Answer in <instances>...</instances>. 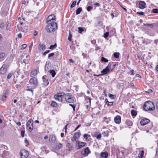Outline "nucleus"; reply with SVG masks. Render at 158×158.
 <instances>
[{
	"label": "nucleus",
	"mask_w": 158,
	"mask_h": 158,
	"mask_svg": "<svg viewBox=\"0 0 158 158\" xmlns=\"http://www.w3.org/2000/svg\"><path fill=\"white\" fill-rule=\"evenodd\" d=\"M56 16L54 15H50L47 18V23H51L52 22H54V21H56Z\"/></svg>",
	"instance_id": "6e6552de"
},
{
	"label": "nucleus",
	"mask_w": 158,
	"mask_h": 158,
	"mask_svg": "<svg viewBox=\"0 0 158 158\" xmlns=\"http://www.w3.org/2000/svg\"><path fill=\"white\" fill-rule=\"evenodd\" d=\"M69 106L72 107L73 108V111H75V106H74L72 104H69Z\"/></svg>",
	"instance_id": "6e6d98bb"
},
{
	"label": "nucleus",
	"mask_w": 158,
	"mask_h": 158,
	"mask_svg": "<svg viewBox=\"0 0 158 158\" xmlns=\"http://www.w3.org/2000/svg\"><path fill=\"white\" fill-rule=\"evenodd\" d=\"M93 7L90 6H89L87 7V10L88 11H90L92 9Z\"/></svg>",
	"instance_id": "3c124183"
},
{
	"label": "nucleus",
	"mask_w": 158,
	"mask_h": 158,
	"mask_svg": "<svg viewBox=\"0 0 158 158\" xmlns=\"http://www.w3.org/2000/svg\"><path fill=\"white\" fill-rule=\"evenodd\" d=\"M143 25L144 26H148L151 28H153V27H154L153 24H148V23L145 24V23H143Z\"/></svg>",
	"instance_id": "7c9ffc66"
},
{
	"label": "nucleus",
	"mask_w": 158,
	"mask_h": 158,
	"mask_svg": "<svg viewBox=\"0 0 158 158\" xmlns=\"http://www.w3.org/2000/svg\"><path fill=\"white\" fill-rule=\"evenodd\" d=\"M109 34V32H106L104 35V37L105 38H106L108 37Z\"/></svg>",
	"instance_id": "603ef678"
},
{
	"label": "nucleus",
	"mask_w": 158,
	"mask_h": 158,
	"mask_svg": "<svg viewBox=\"0 0 158 158\" xmlns=\"http://www.w3.org/2000/svg\"><path fill=\"white\" fill-rule=\"evenodd\" d=\"M81 135V134L80 132H76L75 133V134H74V135L77 136L78 138H79L80 137Z\"/></svg>",
	"instance_id": "8fccbe9b"
},
{
	"label": "nucleus",
	"mask_w": 158,
	"mask_h": 158,
	"mask_svg": "<svg viewBox=\"0 0 158 158\" xmlns=\"http://www.w3.org/2000/svg\"><path fill=\"white\" fill-rule=\"evenodd\" d=\"M57 47V45L56 44H55L54 45H51L49 47V49H50L53 50L55 48Z\"/></svg>",
	"instance_id": "4c0bfd02"
},
{
	"label": "nucleus",
	"mask_w": 158,
	"mask_h": 158,
	"mask_svg": "<svg viewBox=\"0 0 158 158\" xmlns=\"http://www.w3.org/2000/svg\"><path fill=\"white\" fill-rule=\"evenodd\" d=\"M50 67L49 65L48 64H47V62H46L45 67V71L47 72H49L50 71H49V69L50 68Z\"/></svg>",
	"instance_id": "bb28decb"
},
{
	"label": "nucleus",
	"mask_w": 158,
	"mask_h": 158,
	"mask_svg": "<svg viewBox=\"0 0 158 158\" xmlns=\"http://www.w3.org/2000/svg\"><path fill=\"white\" fill-rule=\"evenodd\" d=\"M76 1H73L72 3V4L71 5L70 7L71 8H73V7H74L75 6L76 4Z\"/></svg>",
	"instance_id": "de8ad7c7"
},
{
	"label": "nucleus",
	"mask_w": 158,
	"mask_h": 158,
	"mask_svg": "<svg viewBox=\"0 0 158 158\" xmlns=\"http://www.w3.org/2000/svg\"><path fill=\"white\" fill-rule=\"evenodd\" d=\"M112 63H109L108 65L106 68L101 71V72L102 73V74H103V75L106 74L109 72L110 70L109 67H111L110 66L112 65Z\"/></svg>",
	"instance_id": "9b49d317"
},
{
	"label": "nucleus",
	"mask_w": 158,
	"mask_h": 158,
	"mask_svg": "<svg viewBox=\"0 0 158 158\" xmlns=\"http://www.w3.org/2000/svg\"><path fill=\"white\" fill-rule=\"evenodd\" d=\"M50 50H48L47 52H44V55H45L46 54L50 52Z\"/></svg>",
	"instance_id": "338daca9"
},
{
	"label": "nucleus",
	"mask_w": 158,
	"mask_h": 158,
	"mask_svg": "<svg viewBox=\"0 0 158 158\" xmlns=\"http://www.w3.org/2000/svg\"><path fill=\"white\" fill-rule=\"evenodd\" d=\"M95 136L96 137L97 139H98L99 140H100L101 138L102 137V136L101 134H95Z\"/></svg>",
	"instance_id": "58836bf2"
},
{
	"label": "nucleus",
	"mask_w": 158,
	"mask_h": 158,
	"mask_svg": "<svg viewBox=\"0 0 158 158\" xmlns=\"http://www.w3.org/2000/svg\"><path fill=\"white\" fill-rule=\"evenodd\" d=\"M42 79L45 86H47L48 85L49 83V82L48 81V79H46L44 76L43 77Z\"/></svg>",
	"instance_id": "a211bd4d"
},
{
	"label": "nucleus",
	"mask_w": 158,
	"mask_h": 158,
	"mask_svg": "<svg viewBox=\"0 0 158 158\" xmlns=\"http://www.w3.org/2000/svg\"><path fill=\"white\" fill-rule=\"evenodd\" d=\"M72 35L71 33V32L70 31L69 32V37H68V40H69V41H71V42H73L72 41Z\"/></svg>",
	"instance_id": "e433bc0d"
},
{
	"label": "nucleus",
	"mask_w": 158,
	"mask_h": 158,
	"mask_svg": "<svg viewBox=\"0 0 158 158\" xmlns=\"http://www.w3.org/2000/svg\"><path fill=\"white\" fill-rule=\"evenodd\" d=\"M150 122V120L148 118H144L143 119H142L140 122V123L141 125L144 126L148 123Z\"/></svg>",
	"instance_id": "4468645a"
},
{
	"label": "nucleus",
	"mask_w": 158,
	"mask_h": 158,
	"mask_svg": "<svg viewBox=\"0 0 158 158\" xmlns=\"http://www.w3.org/2000/svg\"><path fill=\"white\" fill-rule=\"evenodd\" d=\"M152 12L154 13H158V9H154L152 10Z\"/></svg>",
	"instance_id": "864d4df0"
},
{
	"label": "nucleus",
	"mask_w": 158,
	"mask_h": 158,
	"mask_svg": "<svg viewBox=\"0 0 158 158\" xmlns=\"http://www.w3.org/2000/svg\"><path fill=\"white\" fill-rule=\"evenodd\" d=\"M144 154L143 151H141L139 154V157L140 158H142Z\"/></svg>",
	"instance_id": "72a5a7b5"
},
{
	"label": "nucleus",
	"mask_w": 158,
	"mask_h": 158,
	"mask_svg": "<svg viewBox=\"0 0 158 158\" xmlns=\"http://www.w3.org/2000/svg\"><path fill=\"white\" fill-rule=\"evenodd\" d=\"M139 8L141 9H143L146 7V4L143 1H140L139 2Z\"/></svg>",
	"instance_id": "ddd939ff"
},
{
	"label": "nucleus",
	"mask_w": 158,
	"mask_h": 158,
	"mask_svg": "<svg viewBox=\"0 0 158 158\" xmlns=\"http://www.w3.org/2000/svg\"><path fill=\"white\" fill-rule=\"evenodd\" d=\"M101 60L102 62H107L108 61L107 59L104 57H102L101 58Z\"/></svg>",
	"instance_id": "a19ab883"
},
{
	"label": "nucleus",
	"mask_w": 158,
	"mask_h": 158,
	"mask_svg": "<svg viewBox=\"0 0 158 158\" xmlns=\"http://www.w3.org/2000/svg\"><path fill=\"white\" fill-rule=\"evenodd\" d=\"M108 156V153L107 152H102L101 154V156L104 158H107Z\"/></svg>",
	"instance_id": "6ab92c4d"
},
{
	"label": "nucleus",
	"mask_w": 158,
	"mask_h": 158,
	"mask_svg": "<svg viewBox=\"0 0 158 158\" xmlns=\"http://www.w3.org/2000/svg\"><path fill=\"white\" fill-rule=\"evenodd\" d=\"M37 74L36 70H34L32 71L31 73V77L35 76Z\"/></svg>",
	"instance_id": "5701e85b"
},
{
	"label": "nucleus",
	"mask_w": 158,
	"mask_h": 158,
	"mask_svg": "<svg viewBox=\"0 0 158 158\" xmlns=\"http://www.w3.org/2000/svg\"><path fill=\"white\" fill-rule=\"evenodd\" d=\"M4 27V24L3 22H1L0 23V28L1 29H3Z\"/></svg>",
	"instance_id": "c03bdc74"
},
{
	"label": "nucleus",
	"mask_w": 158,
	"mask_h": 158,
	"mask_svg": "<svg viewBox=\"0 0 158 158\" xmlns=\"http://www.w3.org/2000/svg\"><path fill=\"white\" fill-rule=\"evenodd\" d=\"M90 153L89 148L86 147L81 152V154L85 156H87Z\"/></svg>",
	"instance_id": "f8f14e48"
},
{
	"label": "nucleus",
	"mask_w": 158,
	"mask_h": 158,
	"mask_svg": "<svg viewBox=\"0 0 158 158\" xmlns=\"http://www.w3.org/2000/svg\"><path fill=\"white\" fill-rule=\"evenodd\" d=\"M65 95V93L64 92H61L56 94L54 96L55 99L57 101L60 102H62L64 96Z\"/></svg>",
	"instance_id": "423d86ee"
},
{
	"label": "nucleus",
	"mask_w": 158,
	"mask_h": 158,
	"mask_svg": "<svg viewBox=\"0 0 158 158\" xmlns=\"http://www.w3.org/2000/svg\"><path fill=\"white\" fill-rule=\"evenodd\" d=\"M25 134V131H22L21 132V136L22 137H24Z\"/></svg>",
	"instance_id": "4d7b16f0"
},
{
	"label": "nucleus",
	"mask_w": 158,
	"mask_h": 158,
	"mask_svg": "<svg viewBox=\"0 0 158 158\" xmlns=\"http://www.w3.org/2000/svg\"><path fill=\"white\" fill-rule=\"evenodd\" d=\"M94 5L96 6H98V7L100 6V4L99 3H94Z\"/></svg>",
	"instance_id": "e2e57ef3"
},
{
	"label": "nucleus",
	"mask_w": 158,
	"mask_h": 158,
	"mask_svg": "<svg viewBox=\"0 0 158 158\" xmlns=\"http://www.w3.org/2000/svg\"><path fill=\"white\" fill-rule=\"evenodd\" d=\"M56 137L55 135L52 134L49 136V141L52 143L54 142L56 140Z\"/></svg>",
	"instance_id": "2eb2a0df"
},
{
	"label": "nucleus",
	"mask_w": 158,
	"mask_h": 158,
	"mask_svg": "<svg viewBox=\"0 0 158 158\" xmlns=\"http://www.w3.org/2000/svg\"><path fill=\"white\" fill-rule=\"evenodd\" d=\"M82 10V9L81 7L78 8L76 11V14L77 15H79L81 12Z\"/></svg>",
	"instance_id": "2f4dec72"
},
{
	"label": "nucleus",
	"mask_w": 158,
	"mask_h": 158,
	"mask_svg": "<svg viewBox=\"0 0 158 158\" xmlns=\"http://www.w3.org/2000/svg\"><path fill=\"white\" fill-rule=\"evenodd\" d=\"M105 101L106 102V104L108 106H111L113 105V102H109L108 101L107 98H106L105 99Z\"/></svg>",
	"instance_id": "b1692460"
},
{
	"label": "nucleus",
	"mask_w": 158,
	"mask_h": 158,
	"mask_svg": "<svg viewBox=\"0 0 158 158\" xmlns=\"http://www.w3.org/2000/svg\"><path fill=\"white\" fill-rule=\"evenodd\" d=\"M54 53H52L49 54L48 56V57L49 58L51 57L52 56L54 55Z\"/></svg>",
	"instance_id": "bf43d9fd"
},
{
	"label": "nucleus",
	"mask_w": 158,
	"mask_h": 158,
	"mask_svg": "<svg viewBox=\"0 0 158 158\" xmlns=\"http://www.w3.org/2000/svg\"><path fill=\"white\" fill-rule=\"evenodd\" d=\"M108 96L111 99H114L116 97L114 95L110 94H109Z\"/></svg>",
	"instance_id": "79ce46f5"
},
{
	"label": "nucleus",
	"mask_w": 158,
	"mask_h": 158,
	"mask_svg": "<svg viewBox=\"0 0 158 158\" xmlns=\"http://www.w3.org/2000/svg\"><path fill=\"white\" fill-rule=\"evenodd\" d=\"M65 98L66 101L69 103H73L74 98L71 94L67 93L65 94Z\"/></svg>",
	"instance_id": "20e7f679"
},
{
	"label": "nucleus",
	"mask_w": 158,
	"mask_h": 158,
	"mask_svg": "<svg viewBox=\"0 0 158 158\" xmlns=\"http://www.w3.org/2000/svg\"><path fill=\"white\" fill-rule=\"evenodd\" d=\"M6 92L5 91L4 93H3L2 95V100L3 101H5L6 100Z\"/></svg>",
	"instance_id": "393cba45"
},
{
	"label": "nucleus",
	"mask_w": 158,
	"mask_h": 158,
	"mask_svg": "<svg viewBox=\"0 0 158 158\" xmlns=\"http://www.w3.org/2000/svg\"><path fill=\"white\" fill-rule=\"evenodd\" d=\"M145 92L147 93H151L152 92V90L149 89L147 91H146Z\"/></svg>",
	"instance_id": "13d9d810"
},
{
	"label": "nucleus",
	"mask_w": 158,
	"mask_h": 158,
	"mask_svg": "<svg viewBox=\"0 0 158 158\" xmlns=\"http://www.w3.org/2000/svg\"><path fill=\"white\" fill-rule=\"evenodd\" d=\"M48 25L46 28V30L49 32H52L54 31L57 29V23L55 22H52L50 23H47Z\"/></svg>",
	"instance_id": "f257e3e1"
},
{
	"label": "nucleus",
	"mask_w": 158,
	"mask_h": 158,
	"mask_svg": "<svg viewBox=\"0 0 158 158\" xmlns=\"http://www.w3.org/2000/svg\"><path fill=\"white\" fill-rule=\"evenodd\" d=\"M109 132L107 130H106L105 131H104L102 133V135H103L104 136H106L108 137L109 135Z\"/></svg>",
	"instance_id": "a878e982"
},
{
	"label": "nucleus",
	"mask_w": 158,
	"mask_h": 158,
	"mask_svg": "<svg viewBox=\"0 0 158 158\" xmlns=\"http://www.w3.org/2000/svg\"><path fill=\"white\" fill-rule=\"evenodd\" d=\"M86 143L84 142H80L78 140L76 141V146L78 147L77 149H79L81 148L84 147L85 144Z\"/></svg>",
	"instance_id": "9d476101"
},
{
	"label": "nucleus",
	"mask_w": 158,
	"mask_h": 158,
	"mask_svg": "<svg viewBox=\"0 0 158 158\" xmlns=\"http://www.w3.org/2000/svg\"><path fill=\"white\" fill-rule=\"evenodd\" d=\"M10 26H11L10 24V23H8L7 25V27H6V30H8L10 29Z\"/></svg>",
	"instance_id": "5fc2aeb1"
},
{
	"label": "nucleus",
	"mask_w": 158,
	"mask_h": 158,
	"mask_svg": "<svg viewBox=\"0 0 158 158\" xmlns=\"http://www.w3.org/2000/svg\"><path fill=\"white\" fill-rule=\"evenodd\" d=\"M78 32L80 33H81L82 31H84V29L81 27H78Z\"/></svg>",
	"instance_id": "49530a36"
},
{
	"label": "nucleus",
	"mask_w": 158,
	"mask_h": 158,
	"mask_svg": "<svg viewBox=\"0 0 158 158\" xmlns=\"http://www.w3.org/2000/svg\"><path fill=\"white\" fill-rule=\"evenodd\" d=\"M57 103L54 101H52L51 104V106L52 107H55L58 106Z\"/></svg>",
	"instance_id": "cd10ccee"
},
{
	"label": "nucleus",
	"mask_w": 158,
	"mask_h": 158,
	"mask_svg": "<svg viewBox=\"0 0 158 158\" xmlns=\"http://www.w3.org/2000/svg\"><path fill=\"white\" fill-rule=\"evenodd\" d=\"M33 121L31 118L29 119L27 123L26 128L28 129L29 132L32 131L33 128Z\"/></svg>",
	"instance_id": "39448f33"
},
{
	"label": "nucleus",
	"mask_w": 158,
	"mask_h": 158,
	"mask_svg": "<svg viewBox=\"0 0 158 158\" xmlns=\"http://www.w3.org/2000/svg\"><path fill=\"white\" fill-rule=\"evenodd\" d=\"M104 121L106 122L107 124L108 123L110 120V118H107L106 117H104L103 118Z\"/></svg>",
	"instance_id": "c85d7f7f"
},
{
	"label": "nucleus",
	"mask_w": 158,
	"mask_h": 158,
	"mask_svg": "<svg viewBox=\"0 0 158 158\" xmlns=\"http://www.w3.org/2000/svg\"><path fill=\"white\" fill-rule=\"evenodd\" d=\"M29 155V153L25 150H22L20 152V156L22 158H27Z\"/></svg>",
	"instance_id": "0eeeda50"
},
{
	"label": "nucleus",
	"mask_w": 158,
	"mask_h": 158,
	"mask_svg": "<svg viewBox=\"0 0 158 158\" xmlns=\"http://www.w3.org/2000/svg\"><path fill=\"white\" fill-rule=\"evenodd\" d=\"M5 55V54L4 53H0V62L2 61L4 59Z\"/></svg>",
	"instance_id": "412c9836"
},
{
	"label": "nucleus",
	"mask_w": 158,
	"mask_h": 158,
	"mask_svg": "<svg viewBox=\"0 0 158 158\" xmlns=\"http://www.w3.org/2000/svg\"><path fill=\"white\" fill-rule=\"evenodd\" d=\"M120 54L119 52H115L114 54V57L116 58H118L119 57Z\"/></svg>",
	"instance_id": "c9c22d12"
},
{
	"label": "nucleus",
	"mask_w": 158,
	"mask_h": 158,
	"mask_svg": "<svg viewBox=\"0 0 158 158\" xmlns=\"http://www.w3.org/2000/svg\"><path fill=\"white\" fill-rule=\"evenodd\" d=\"M131 114L132 116L134 118L137 115V112L135 110H132L131 111Z\"/></svg>",
	"instance_id": "aec40b11"
},
{
	"label": "nucleus",
	"mask_w": 158,
	"mask_h": 158,
	"mask_svg": "<svg viewBox=\"0 0 158 158\" xmlns=\"http://www.w3.org/2000/svg\"><path fill=\"white\" fill-rule=\"evenodd\" d=\"M121 118L120 116L119 115H117L114 118V122L117 124H119L121 122Z\"/></svg>",
	"instance_id": "dca6fc26"
},
{
	"label": "nucleus",
	"mask_w": 158,
	"mask_h": 158,
	"mask_svg": "<svg viewBox=\"0 0 158 158\" xmlns=\"http://www.w3.org/2000/svg\"><path fill=\"white\" fill-rule=\"evenodd\" d=\"M137 13L139 15H143L144 14V13L143 12H137Z\"/></svg>",
	"instance_id": "052dcab7"
},
{
	"label": "nucleus",
	"mask_w": 158,
	"mask_h": 158,
	"mask_svg": "<svg viewBox=\"0 0 158 158\" xmlns=\"http://www.w3.org/2000/svg\"><path fill=\"white\" fill-rule=\"evenodd\" d=\"M13 75V72H11L8 75L7 77V78L8 79H10L11 76H12V75Z\"/></svg>",
	"instance_id": "37998d69"
},
{
	"label": "nucleus",
	"mask_w": 158,
	"mask_h": 158,
	"mask_svg": "<svg viewBox=\"0 0 158 158\" xmlns=\"http://www.w3.org/2000/svg\"><path fill=\"white\" fill-rule=\"evenodd\" d=\"M87 102H89V105H87L85 106L86 107V108L87 109L88 108V106H89V105H90V104H91V99L90 98H88L87 100Z\"/></svg>",
	"instance_id": "ea45409f"
},
{
	"label": "nucleus",
	"mask_w": 158,
	"mask_h": 158,
	"mask_svg": "<svg viewBox=\"0 0 158 158\" xmlns=\"http://www.w3.org/2000/svg\"><path fill=\"white\" fill-rule=\"evenodd\" d=\"M34 2H35L36 5L37 6H38V5H39V4H40V2H39V1L37 2V0H34Z\"/></svg>",
	"instance_id": "680f3d73"
},
{
	"label": "nucleus",
	"mask_w": 158,
	"mask_h": 158,
	"mask_svg": "<svg viewBox=\"0 0 158 158\" xmlns=\"http://www.w3.org/2000/svg\"><path fill=\"white\" fill-rule=\"evenodd\" d=\"M84 138L85 139H87L88 137H90V135L88 134H85L83 135Z\"/></svg>",
	"instance_id": "a18cd8bd"
},
{
	"label": "nucleus",
	"mask_w": 158,
	"mask_h": 158,
	"mask_svg": "<svg viewBox=\"0 0 158 158\" xmlns=\"http://www.w3.org/2000/svg\"><path fill=\"white\" fill-rule=\"evenodd\" d=\"M7 66L5 64H3L2 68L0 69V73L4 74H5L7 71Z\"/></svg>",
	"instance_id": "1a4fd4ad"
},
{
	"label": "nucleus",
	"mask_w": 158,
	"mask_h": 158,
	"mask_svg": "<svg viewBox=\"0 0 158 158\" xmlns=\"http://www.w3.org/2000/svg\"><path fill=\"white\" fill-rule=\"evenodd\" d=\"M29 85L31 89H35L38 85L37 79L35 77H32L29 81Z\"/></svg>",
	"instance_id": "7ed1b4c3"
},
{
	"label": "nucleus",
	"mask_w": 158,
	"mask_h": 158,
	"mask_svg": "<svg viewBox=\"0 0 158 158\" xmlns=\"http://www.w3.org/2000/svg\"><path fill=\"white\" fill-rule=\"evenodd\" d=\"M66 146L68 147V149L69 150H71L72 149V146L71 145L70 143H67Z\"/></svg>",
	"instance_id": "473e14b6"
},
{
	"label": "nucleus",
	"mask_w": 158,
	"mask_h": 158,
	"mask_svg": "<svg viewBox=\"0 0 158 158\" xmlns=\"http://www.w3.org/2000/svg\"><path fill=\"white\" fill-rule=\"evenodd\" d=\"M77 138H78L75 135H74V136L73 137V139H74V140L75 141H76V140L77 139Z\"/></svg>",
	"instance_id": "0e129e2a"
},
{
	"label": "nucleus",
	"mask_w": 158,
	"mask_h": 158,
	"mask_svg": "<svg viewBox=\"0 0 158 158\" xmlns=\"http://www.w3.org/2000/svg\"><path fill=\"white\" fill-rule=\"evenodd\" d=\"M143 107L146 110L152 111L155 108L154 103L151 101L145 102L143 105Z\"/></svg>",
	"instance_id": "f03ea898"
},
{
	"label": "nucleus",
	"mask_w": 158,
	"mask_h": 158,
	"mask_svg": "<svg viewBox=\"0 0 158 158\" xmlns=\"http://www.w3.org/2000/svg\"><path fill=\"white\" fill-rule=\"evenodd\" d=\"M38 34V32L37 31H35L34 32V35L35 36H36Z\"/></svg>",
	"instance_id": "774afa93"
},
{
	"label": "nucleus",
	"mask_w": 158,
	"mask_h": 158,
	"mask_svg": "<svg viewBox=\"0 0 158 158\" xmlns=\"http://www.w3.org/2000/svg\"><path fill=\"white\" fill-rule=\"evenodd\" d=\"M49 72L51 74L52 76L53 77L55 76L56 74L55 71L54 70H51Z\"/></svg>",
	"instance_id": "4be33fe9"
},
{
	"label": "nucleus",
	"mask_w": 158,
	"mask_h": 158,
	"mask_svg": "<svg viewBox=\"0 0 158 158\" xmlns=\"http://www.w3.org/2000/svg\"><path fill=\"white\" fill-rule=\"evenodd\" d=\"M27 47V45L25 44L22 45L20 48L21 49L23 50Z\"/></svg>",
	"instance_id": "09e8293b"
},
{
	"label": "nucleus",
	"mask_w": 158,
	"mask_h": 158,
	"mask_svg": "<svg viewBox=\"0 0 158 158\" xmlns=\"http://www.w3.org/2000/svg\"><path fill=\"white\" fill-rule=\"evenodd\" d=\"M110 63H112V65H111V67H109V70L110 69H111V70H113L115 68V66L116 65V64H114L113 62H110Z\"/></svg>",
	"instance_id": "c756f323"
},
{
	"label": "nucleus",
	"mask_w": 158,
	"mask_h": 158,
	"mask_svg": "<svg viewBox=\"0 0 158 158\" xmlns=\"http://www.w3.org/2000/svg\"><path fill=\"white\" fill-rule=\"evenodd\" d=\"M38 48L39 49L44 50L46 48V46L44 44H41L40 43L39 45Z\"/></svg>",
	"instance_id": "f3484780"
},
{
	"label": "nucleus",
	"mask_w": 158,
	"mask_h": 158,
	"mask_svg": "<svg viewBox=\"0 0 158 158\" xmlns=\"http://www.w3.org/2000/svg\"><path fill=\"white\" fill-rule=\"evenodd\" d=\"M18 36L20 38H22V34L21 33H19V34L18 35Z\"/></svg>",
	"instance_id": "69168bd1"
},
{
	"label": "nucleus",
	"mask_w": 158,
	"mask_h": 158,
	"mask_svg": "<svg viewBox=\"0 0 158 158\" xmlns=\"http://www.w3.org/2000/svg\"><path fill=\"white\" fill-rule=\"evenodd\" d=\"M56 146V150H57L59 149H60L62 147V145L61 143H59L57 144Z\"/></svg>",
	"instance_id": "f704fd0d"
}]
</instances>
